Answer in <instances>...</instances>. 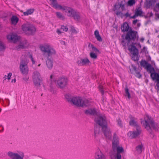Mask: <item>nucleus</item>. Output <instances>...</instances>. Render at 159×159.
<instances>
[{
  "mask_svg": "<svg viewBox=\"0 0 159 159\" xmlns=\"http://www.w3.org/2000/svg\"><path fill=\"white\" fill-rule=\"evenodd\" d=\"M135 3V0H129L128 2V5L129 6H132Z\"/></svg>",
  "mask_w": 159,
  "mask_h": 159,
  "instance_id": "obj_36",
  "label": "nucleus"
},
{
  "mask_svg": "<svg viewBox=\"0 0 159 159\" xmlns=\"http://www.w3.org/2000/svg\"><path fill=\"white\" fill-rule=\"evenodd\" d=\"M138 21V20L137 19L134 20L133 21V24L135 25L136 24Z\"/></svg>",
  "mask_w": 159,
  "mask_h": 159,
  "instance_id": "obj_49",
  "label": "nucleus"
},
{
  "mask_svg": "<svg viewBox=\"0 0 159 159\" xmlns=\"http://www.w3.org/2000/svg\"><path fill=\"white\" fill-rule=\"evenodd\" d=\"M146 48L145 47H144L142 50V52H144L145 51V50L146 49Z\"/></svg>",
  "mask_w": 159,
  "mask_h": 159,
  "instance_id": "obj_55",
  "label": "nucleus"
},
{
  "mask_svg": "<svg viewBox=\"0 0 159 159\" xmlns=\"http://www.w3.org/2000/svg\"><path fill=\"white\" fill-rule=\"evenodd\" d=\"M65 98L67 99L68 101V99H70V98H69L68 96L67 95H66L65 96Z\"/></svg>",
  "mask_w": 159,
  "mask_h": 159,
  "instance_id": "obj_53",
  "label": "nucleus"
},
{
  "mask_svg": "<svg viewBox=\"0 0 159 159\" xmlns=\"http://www.w3.org/2000/svg\"><path fill=\"white\" fill-rule=\"evenodd\" d=\"M57 32L58 34H61L62 32H61L59 29H57Z\"/></svg>",
  "mask_w": 159,
  "mask_h": 159,
  "instance_id": "obj_48",
  "label": "nucleus"
},
{
  "mask_svg": "<svg viewBox=\"0 0 159 159\" xmlns=\"http://www.w3.org/2000/svg\"><path fill=\"white\" fill-rule=\"evenodd\" d=\"M143 148V145L142 144H141L137 146L136 147V149L137 153L139 154L141 153L142 152Z\"/></svg>",
  "mask_w": 159,
  "mask_h": 159,
  "instance_id": "obj_25",
  "label": "nucleus"
},
{
  "mask_svg": "<svg viewBox=\"0 0 159 159\" xmlns=\"http://www.w3.org/2000/svg\"><path fill=\"white\" fill-rule=\"evenodd\" d=\"M143 13V11L141 9L140 7H139L138 8L136 9L135 10V14L137 16H141Z\"/></svg>",
  "mask_w": 159,
  "mask_h": 159,
  "instance_id": "obj_28",
  "label": "nucleus"
},
{
  "mask_svg": "<svg viewBox=\"0 0 159 159\" xmlns=\"http://www.w3.org/2000/svg\"><path fill=\"white\" fill-rule=\"evenodd\" d=\"M61 43L62 44L65 45V42L64 40H62Z\"/></svg>",
  "mask_w": 159,
  "mask_h": 159,
  "instance_id": "obj_54",
  "label": "nucleus"
},
{
  "mask_svg": "<svg viewBox=\"0 0 159 159\" xmlns=\"http://www.w3.org/2000/svg\"><path fill=\"white\" fill-rule=\"evenodd\" d=\"M94 35L97 40H102L101 38L99 35V32L96 30L94 32Z\"/></svg>",
  "mask_w": 159,
  "mask_h": 159,
  "instance_id": "obj_30",
  "label": "nucleus"
},
{
  "mask_svg": "<svg viewBox=\"0 0 159 159\" xmlns=\"http://www.w3.org/2000/svg\"><path fill=\"white\" fill-rule=\"evenodd\" d=\"M120 8L119 3H116L114 5V11L116 10H118V9Z\"/></svg>",
  "mask_w": 159,
  "mask_h": 159,
  "instance_id": "obj_43",
  "label": "nucleus"
},
{
  "mask_svg": "<svg viewBox=\"0 0 159 159\" xmlns=\"http://www.w3.org/2000/svg\"><path fill=\"white\" fill-rule=\"evenodd\" d=\"M138 36L137 32L132 30L131 28H130L126 34L125 39L126 40H135L137 38Z\"/></svg>",
  "mask_w": 159,
  "mask_h": 159,
  "instance_id": "obj_11",
  "label": "nucleus"
},
{
  "mask_svg": "<svg viewBox=\"0 0 159 159\" xmlns=\"http://www.w3.org/2000/svg\"><path fill=\"white\" fill-rule=\"evenodd\" d=\"M77 63L79 66H83L88 64L90 63V61L87 58H85L78 61Z\"/></svg>",
  "mask_w": 159,
  "mask_h": 159,
  "instance_id": "obj_17",
  "label": "nucleus"
},
{
  "mask_svg": "<svg viewBox=\"0 0 159 159\" xmlns=\"http://www.w3.org/2000/svg\"><path fill=\"white\" fill-rule=\"evenodd\" d=\"M95 121L97 124L101 126L102 131L105 136L108 139L111 137L110 129L107 126L106 117L104 115H100L96 117Z\"/></svg>",
  "mask_w": 159,
  "mask_h": 159,
  "instance_id": "obj_4",
  "label": "nucleus"
},
{
  "mask_svg": "<svg viewBox=\"0 0 159 159\" xmlns=\"http://www.w3.org/2000/svg\"><path fill=\"white\" fill-rule=\"evenodd\" d=\"M52 75H50V78L51 79H52Z\"/></svg>",
  "mask_w": 159,
  "mask_h": 159,
  "instance_id": "obj_59",
  "label": "nucleus"
},
{
  "mask_svg": "<svg viewBox=\"0 0 159 159\" xmlns=\"http://www.w3.org/2000/svg\"><path fill=\"white\" fill-rule=\"evenodd\" d=\"M130 120L129 121V124L131 125L134 126L136 127V129L137 126H139L137 123V122L134 120V117H132L130 118Z\"/></svg>",
  "mask_w": 159,
  "mask_h": 159,
  "instance_id": "obj_24",
  "label": "nucleus"
},
{
  "mask_svg": "<svg viewBox=\"0 0 159 159\" xmlns=\"http://www.w3.org/2000/svg\"><path fill=\"white\" fill-rule=\"evenodd\" d=\"M154 10L156 12H158L159 10V2L156 4L154 9Z\"/></svg>",
  "mask_w": 159,
  "mask_h": 159,
  "instance_id": "obj_39",
  "label": "nucleus"
},
{
  "mask_svg": "<svg viewBox=\"0 0 159 159\" xmlns=\"http://www.w3.org/2000/svg\"><path fill=\"white\" fill-rule=\"evenodd\" d=\"M49 90L52 93H55L56 92L55 90H54V88L52 84L50 85V86Z\"/></svg>",
  "mask_w": 159,
  "mask_h": 159,
  "instance_id": "obj_37",
  "label": "nucleus"
},
{
  "mask_svg": "<svg viewBox=\"0 0 159 159\" xmlns=\"http://www.w3.org/2000/svg\"><path fill=\"white\" fill-rule=\"evenodd\" d=\"M11 42L16 44L17 46L16 47V49L17 50H19L20 49L24 48L26 44V42L25 40H10Z\"/></svg>",
  "mask_w": 159,
  "mask_h": 159,
  "instance_id": "obj_13",
  "label": "nucleus"
},
{
  "mask_svg": "<svg viewBox=\"0 0 159 159\" xmlns=\"http://www.w3.org/2000/svg\"><path fill=\"white\" fill-rule=\"evenodd\" d=\"M140 40H144V39L143 38H141Z\"/></svg>",
  "mask_w": 159,
  "mask_h": 159,
  "instance_id": "obj_62",
  "label": "nucleus"
},
{
  "mask_svg": "<svg viewBox=\"0 0 159 159\" xmlns=\"http://www.w3.org/2000/svg\"><path fill=\"white\" fill-rule=\"evenodd\" d=\"M121 43L123 46L128 47V50L132 54V60L134 61L138 60L139 51L135 46L141 48V46L140 44L132 42L131 40H122Z\"/></svg>",
  "mask_w": 159,
  "mask_h": 159,
  "instance_id": "obj_3",
  "label": "nucleus"
},
{
  "mask_svg": "<svg viewBox=\"0 0 159 159\" xmlns=\"http://www.w3.org/2000/svg\"><path fill=\"white\" fill-rule=\"evenodd\" d=\"M89 46H90L91 48H92V51L93 52H99V50L96 47L93 46L92 44H89Z\"/></svg>",
  "mask_w": 159,
  "mask_h": 159,
  "instance_id": "obj_33",
  "label": "nucleus"
},
{
  "mask_svg": "<svg viewBox=\"0 0 159 159\" xmlns=\"http://www.w3.org/2000/svg\"><path fill=\"white\" fill-rule=\"evenodd\" d=\"M137 26L138 27H139L140 26V23H139L137 25Z\"/></svg>",
  "mask_w": 159,
  "mask_h": 159,
  "instance_id": "obj_56",
  "label": "nucleus"
},
{
  "mask_svg": "<svg viewBox=\"0 0 159 159\" xmlns=\"http://www.w3.org/2000/svg\"><path fill=\"white\" fill-rule=\"evenodd\" d=\"M40 64H39L38 65V66H40Z\"/></svg>",
  "mask_w": 159,
  "mask_h": 159,
  "instance_id": "obj_63",
  "label": "nucleus"
},
{
  "mask_svg": "<svg viewBox=\"0 0 159 159\" xmlns=\"http://www.w3.org/2000/svg\"><path fill=\"white\" fill-rule=\"evenodd\" d=\"M6 46L5 44L0 40V49L1 51H3L5 50Z\"/></svg>",
  "mask_w": 159,
  "mask_h": 159,
  "instance_id": "obj_35",
  "label": "nucleus"
},
{
  "mask_svg": "<svg viewBox=\"0 0 159 159\" xmlns=\"http://www.w3.org/2000/svg\"><path fill=\"white\" fill-rule=\"evenodd\" d=\"M8 40H20L21 37L16 34H11L7 36Z\"/></svg>",
  "mask_w": 159,
  "mask_h": 159,
  "instance_id": "obj_18",
  "label": "nucleus"
},
{
  "mask_svg": "<svg viewBox=\"0 0 159 159\" xmlns=\"http://www.w3.org/2000/svg\"><path fill=\"white\" fill-rule=\"evenodd\" d=\"M156 2L155 0H150L147 2L146 6L149 8L154 5Z\"/></svg>",
  "mask_w": 159,
  "mask_h": 159,
  "instance_id": "obj_26",
  "label": "nucleus"
},
{
  "mask_svg": "<svg viewBox=\"0 0 159 159\" xmlns=\"http://www.w3.org/2000/svg\"><path fill=\"white\" fill-rule=\"evenodd\" d=\"M94 157L95 159H106L105 155L99 148L95 152Z\"/></svg>",
  "mask_w": 159,
  "mask_h": 159,
  "instance_id": "obj_15",
  "label": "nucleus"
},
{
  "mask_svg": "<svg viewBox=\"0 0 159 159\" xmlns=\"http://www.w3.org/2000/svg\"><path fill=\"white\" fill-rule=\"evenodd\" d=\"M155 15H156V16H157V17H158V18H159V14H155Z\"/></svg>",
  "mask_w": 159,
  "mask_h": 159,
  "instance_id": "obj_58",
  "label": "nucleus"
},
{
  "mask_svg": "<svg viewBox=\"0 0 159 159\" xmlns=\"http://www.w3.org/2000/svg\"><path fill=\"white\" fill-rule=\"evenodd\" d=\"M60 9L64 11L65 12L67 13L68 16L73 17L75 20L79 21L80 20V13L73 9L67 7L62 6Z\"/></svg>",
  "mask_w": 159,
  "mask_h": 159,
  "instance_id": "obj_7",
  "label": "nucleus"
},
{
  "mask_svg": "<svg viewBox=\"0 0 159 159\" xmlns=\"http://www.w3.org/2000/svg\"><path fill=\"white\" fill-rule=\"evenodd\" d=\"M56 15L57 17L60 19L63 20L64 19V16H63L62 14L59 12H56Z\"/></svg>",
  "mask_w": 159,
  "mask_h": 159,
  "instance_id": "obj_34",
  "label": "nucleus"
},
{
  "mask_svg": "<svg viewBox=\"0 0 159 159\" xmlns=\"http://www.w3.org/2000/svg\"><path fill=\"white\" fill-rule=\"evenodd\" d=\"M51 1V4L52 7L56 9H60L62 6L58 4L57 2V0H50Z\"/></svg>",
  "mask_w": 159,
  "mask_h": 159,
  "instance_id": "obj_21",
  "label": "nucleus"
},
{
  "mask_svg": "<svg viewBox=\"0 0 159 159\" xmlns=\"http://www.w3.org/2000/svg\"><path fill=\"white\" fill-rule=\"evenodd\" d=\"M27 55H28L29 57L31 59L33 64H34L35 63V61L34 60V59L33 57L32 54L30 52H27Z\"/></svg>",
  "mask_w": 159,
  "mask_h": 159,
  "instance_id": "obj_32",
  "label": "nucleus"
},
{
  "mask_svg": "<svg viewBox=\"0 0 159 159\" xmlns=\"http://www.w3.org/2000/svg\"><path fill=\"white\" fill-rule=\"evenodd\" d=\"M22 29L26 34L29 35L34 34L36 30L34 26L28 22L22 25Z\"/></svg>",
  "mask_w": 159,
  "mask_h": 159,
  "instance_id": "obj_8",
  "label": "nucleus"
},
{
  "mask_svg": "<svg viewBox=\"0 0 159 159\" xmlns=\"http://www.w3.org/2000/svg\"><path fill=\"white\" fill-rule=\"evenodd\" d=\"M141 123L145 128L150 133H151L152 130L155 131L158 130V126L157 124L155 123L148 115L144 117V120L141 121Z\"/></svg>",
  "mask_w": 159,
  "mask_h": 159,
  "instance_id": "obj_5",
  "label": "nucleus"
},
{
  "mask_svg": "<svg viewBox=\"0 0 159 159\" xmlns=\"http://www.w3.org/2000/svg\"><path fill=\"white\" fill-rule=\"evenodd\" d=\"M68 80L67 78L64 77L59 78L57 80V86L61 89H63L67 84Z\"/></svg>",
  "mask_w": 159,
  "mask_h": 159,
  "instance_id": "obj_12",
  "label": "nucleus"
},
{
  "mask_svg": "<svg viewBox=\"0 0 159 159\" xmlns=\"http://www.w3.org/2000/svg\"><path fill=\"white\" fill-rule=\"evenodd\" d=\"M96 111L94 108L89 109L85 111V113L87 115H95L96 114Z\"/></svg>",
  "mask_w": 159,
  "mask_h": 159,
  "instance_id": "obj_22",
  "label": "nucleus"
},
{
  "mask_svg": "<svg viewBox=\"0 0 159 159\" xmlns=\"http://www.w3.org/2000/svg\"><path fill=\"white\" fill-rule=\"evenodd\" d=\"M130 28L127 23L125 22L121 25V29L122 32H127Z\"/></svg>",
  "mask_w": 159,
  "mask_h": 159,
  "instance_id": "obj_19",
  "label": "nucleus"
},
{
  "mask_svg": "<svg viewBox=\"0 0 159 159\" xmlns=\"http://www.w3.org/2000/svg\"><path fill=\"white\" fill-rule=\"evenodd\" d=\"M125 96H127L128 98L129 99L130 97V95L129 92V90L127 87H126L125 88Z\"/></svg>",
  "mask_w": 159,
  "mask_h": 159,
  "instance_id": "obj_31",
  "label": "nucleus"
},
{
  "mask_svg": "<svg viewBox=\"0 0 159 159\" xmlns=\"http://www.w3.org/2000/svg\"><path fill=\"white\" fill-rule=\"evenodd\" d=\"M39 48L43 52L44 56L47 59L46 63L47 67L49 69H52L53 66V61L51 57L56 54V51L48 44L40 45Z\"/></svg>",
  "mask_w": 159,
  "mask_h": 159,
  "instance_id": "obj_2",
  "label": "nucleus"
},
{
  "mask_svg": "<svg viewBox=\"0 0 159 159\" xmlns=\"http://www.w3.org/2000/svg\"><path fill=\"white\" fill-rule=\"evenodd\" d=\"M32 78L35 86L38 88H39L42 81L40 73L38 71H34L33 73Z\"/></svg>",
  "mask_w": 159,
  "mask_h": 159,
  "instance_id": "obj_9",
  "label": "nucleus"
},
{
  "mask_svg": "<svg viewBox=\"0 0 159 159\" xmlns=\"http://www.w3.org/2000/svg\"><path fill=\"white\" fill-rule=\"evenodd\" d=\"M136 131H130L128 133V135L131 138H134L138 136L141 132V130L140 126H137Z\"/></svg>",
  "mask_w": 159,
  "mask_h": 159,
  "instance_id": "obj_14",
  "label": "nucleus"
},
{
  "mask_svg": "<svg viewBox=\"0 0 159 159\" xmlns=\"http://www.w3.org/2000/svg\"><path fill=\"white\" fill-rule=\"evenodd\" d=\"M137 16V15L135 14L133 16H131L130 18H131L134 19Z\"/></svg>",
  "mask_w": 159,
  "mask_h": 159,
  "instance_id": "obj_52",
  "label": "nucleus"
},
{
  "mask_svg": "<svg viewBox=\"0 0 159 159\" xmlns=\"http://www.w3.org/2000/svg\"><path fill=\"white\" fill-rule=\"evenodd\" d=\"M140 63L141 66L145 67L147 70L149 71H151L152 70H154V69L152 67L151 65L148 64L146 61L142 60Z\"/></svg>",
  "mask_w": 159,
  "mask_h": 159,
  "instance_id": "obj_16",
  "label": "nucleus"
},
{
  "mask_svg": "<svg viewBox=\"0 0 159 159\" xmlns=\"http://www.w3.org/2000/svg\"><path fill=\"white\" fill-rule=\"evenodd\" d=\"M151 71H150L151 74V77L153 80H156L157 81L158 83L159 82V74L157 73L154 72L151 73Z\"/></svg>",
  "mask_w": 159,
  "mask_h": 159,
  "instance_id": "obj_20",
  "label": "nucleus"
},
{
  "mask_svg": "<svg viewBox=\"0 0 159 159\" xmlns=\"http://www.w3.org/2000/svg\"><path fill=\"white\" fill-rule=\"evenodd\" d=\"M2 109H0V112L1 111Z\"/></svg>",
  "mask_w": 159,
  "mask_h": 159,
  "instance_id": "obj_64",
  "label": "nucleus"
},
{
  "mask_svg": "<svg viewBox=\"0 0 159 159\" xmlns=\"http://www.w3.org/2000/svg\"><path fill=\"white\" fill-rule=\"evenodd\" d=\"M119 5L120 8H121L122 11H123L125 10V5L123 4L122 2L121 3H119Z\"/></svg>",
  "mask_w": 159,
  "mask_h": 159,
  "instance_id": "obj_42",
  "label": "nucleus"
},
{
  "mask_svg": "<svg viewBox=\"0 0 159 159\" xmlns=\"http://www.w3.org/2000/svg\"><path fill=\"white\" fill-rule=\"evenodd\" d=\"M28 63L26 60L21 58L19 69L21 73L23 75H26L28 73L29 69Z\"/></svg>",
  "mask_w": 159,
  "mask_h": 159,
  "instance_id": "obj_10",
  "label": "nucleus"
},
{
  "mask_svg": "<svg viewBox=\"0 0 159 159\" xmlns=\"http://www.w3.org/2000/svg\"><path fill=\"white\" fill-rule=\"evenodd\" d=\"M125 16L126 17H128L130 16V15L128 12H127L125 14Z\"/></svg>",
  "mask_w": 159,
  "mask_h": 159,
  "instance_id": "obj_51",
  "label": "nucleus"
},
{
  "mask_svg": "<svg viewBox=\"0 0 159 159\" xmlns=\"http://www.w3.org/2000/svg\"><path fill=\"white\" fill-rule=\"evenodd\" d=\"M117 122H118V123L119 126L120 127H122V125L121 124V120L120 119H118L117 120Z\"/></svg>",
  "mask_w": 159,
  "mask_h": 159,
  "instance_id": "obj_45",
  "label": "nucleus"
},
{
  "mask_svg": "<svg viewBox=\"0 0 159 159\" xmlns=\"http://www.w3.org/2000/svg\"><path fill=\"white\" fill-rule=\"evenodd\" d=\"M12 75V73H9L7 76V78L8 80L10 79L11 76Z\"/></svg>",
  "mask_w": 159,
  "mask_h": 159,
  "instance_id": "obj_47",
  "label": "nucleus"
},
{
  "mask_svg": "<svg viewBox=\"0 0 159 159\" xmlns=\"http://www.w3.org/2000/svg\"><path fill=\"white\" fill-rule=\"evenodd\" d=\"M68 101L78 107H84L90 104L89 101L87 99H83L80 97H74L68 99Z\"/></svg>",
  "mask_w": 159,
  "mask_h": 159,
  "instance_id": "obj_6",
  "label": "nucleus"
},
{
  "mask_svg": "<svg viewBox=\"0 0 159 159\" xmlns=\"http://www.w3.org/2000/svg\"><path fill=\"white\" fill-rule=\"evenodd\" d=\"M153 16V14L152 12H151L150 13V15L149 16L150 17L152 16Z\"/></svg>",
  "mask_w": 159,
  "mask_h": 159,
  "instance_id": "obj_57",
  "label": "nucleus"
},
{
  "mask_svg": "<svg viewBox=\"0 0 159 159\" xmlns=\"http://www.w3.org/2000/svg\"><path fill=\"white\" fill-rule=\"evenodd\" d=\"M112 148L109 153L111 159H121V154L124 152V149L120 145L119 139L116 134H114L112 140Z\"/></svg>",
  "mask_w": 159,
  "mask_h": 159,
  "instance_id": "obj_1",
  "label": "nucleus"
},
{
  "mask_svg": "<svg viewBox=\"0 0 159 159\" xmlns=\"http://www.w3.org/2000/svg\"><path fill=\"white\" fill-rule=\"evenodd\" d=\"M70 31H71V33H77V31L75 29L73 26H72L71 27V29L70 30Z\"/></svg>",
  "mask_w": 159,
  "mask_h": 159,
  "instance_id": "obj_44",
  "label": "nucleus"
},
{
  "mask_svg": "<svg viewBox=\"0 0 159 159\" xmlns=\"http://www.w3.org/2000/svg\"><path fill=\"white\" fill-rule=\"evenodd\" d=\"M101 127L100 126L96 125L94 129V134L95 138H96L101 132Z\"/></svg>",
  "mask_w": 159,
  "mask_h": 159,
  "instance_id": "obj_23",
  "label": "nucleus"
},
{
  "mask_svg": "<svg viewBox=\"0 0 159 159\" xmlns=\"http://www.w3.org/2000/svg\"><path fill=\"white\" fill-rule=\"evenodd\" d=\"M34 11L33 9H29L27 10L26 11L24 12L23 14L25 16H28L33 13Z\"/></svg>",
  "mask_w": 159,
  "mask_h": 159,
  "instance_id": "obj_27",
  "label": "nucleus"
},
{
  "mask_svg": "<svg viewBox=\"0 0 159 159\" xmlns=\"http://www.w3.org/2000/svg\"><path fill=\"white\" fill-rule=\"evenodd\" d=\"M61 29L63 31L67 32L68 30V29L67 26L63 25L61 26Z\"/></svg>",
  "mask_w": 159,
  "mask_h": 159,
  "instance_id": "obj_40",
  "label": "nucleus"
},
{
  "mask_svg": "<svg viewBox=\"0 0 159 159\" xmlns=\"http://www.w3.org/2000/svg\"><path fill=\"white\" fill-rule=\"evenodd\" d=\"M133 68L134 70L136 71V76L139 78H140L141 77V75L140 74L139 72H137L136 71V68L135 67H134Z\"/></svg>",
  "mask_w": 159,
  "mask_h": 159,
  "instance_id": "obj_41",
  "label": "nucleus"
},
{
  "mask_svg": "<svg viewBox=\"0 0 159 159\" xmlns=\"http://www.w3.org/2000/svg\"><path fill=\"white\" fill-rule=\"evenodd\" d=\"M90 56L91 58L93 59H96L97 58V55L93 52H90Z\"/></svg>",
  "mask_w": 159,
  "mask_h": 159,
  "instance_id": "obj_38",
  "label": "nucleus"
},
{
  "mask_svg": "<svg viewBox=\"0 0 159 159\" xmlns=\"http://www.w3.org/2000/svg\"><path fill=\"white\" fill-rule=\"evenodd\" d=\"M99 90L102 94L103 93V92L102 90V85H100L99 87Z\"/></svg>",
  "mask_w": 159,
  "mask_h": 159,
  "instance_id": "obj_46",
  "label": "nucleus"
},
{
  "mask_svg": "<svg viewBox=\"0 0 159 159\" xmlns=\"http://www.w3.org/2000/svg\"><path fill=\"white\" fill-rule=\"evenodd\" d=\"M13 81H14V82H15L16 81V80L15 79H14Z\"/></svg>",
  "mask_w": 159,
  "mask_h": 159,
  "instance_id": "obj_60",
  "label": "nucleus"
},
{
  "mask_svg": "<svg viewBox=\"0 0 159 159\" xmlns=\"http://www.w3.org/2000/svg\"><path fill=\"white\" fill-rule=\"evenodd\" d=\"M4 78H5V79H6L7 78L6 77V75H5V77H4Z\"/></svg>",
  "mask_w": 159,
  "mask_h": 159,
  "instance_id": "obj_61",
  "label": "nucleus"
},
{
  "mask_svg": "<svg viewBox=\"0 0 159 159\" xmlns=\"http://www.w3.org/2000/svg\"><path fill=\"white\" fill-rule=\"evenodd\" d=\"M120 14H121L120 11H117L116 13V14L117 15H120Z\"/></svg>",
  "mask_w": 159,
  "mask_h": 159,
  "instance_id": "obj_50",
  "label": "nucleus"
},
{
  "mask_svg": "<svg viewBox=\"0 0 159 159\" xmlns=\"http://www.w3.org/2000/svg\"><path fill=\"white\" fill-rule=\"evenodd\" d=\"M12 24H16L18 21V19L16 16H13L11 19Z\"/></svg>",
  "mask_w": 159,
  "mask_h": 159,
  "instance_id": "obj_29",
  "label": "nucleus"
}]
</instances>
